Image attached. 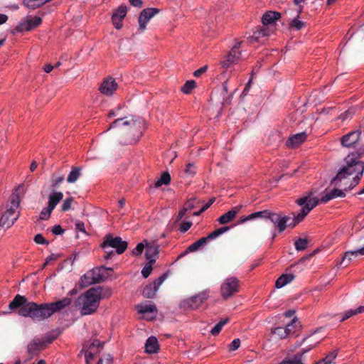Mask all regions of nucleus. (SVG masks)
<instances>
[{
    "instance_id": "f257e3e1",
    "label": "nucleus",
    "mask_w": 364,
    "mask_h": 364,
    "mask_svg": "<svg viewBox=\"0 0 364 364\" xmlns=\"http://www.w3.org/2000/svg\"><path fill=\"white\" fill-rule=\"evenodd\" d=\"M298 205L301 206V211L294 215L293 219L281 213L272 212L269 220L282 232L287 226L294 228L309 213L318 203V199L312 193H309L296 200Z\"/></svg>"
},
{
    "instance_id": "f03ea898",
    "label": "nucleus",
    "mask_w": 364,
    "mask_h": 364,
    "mask_svg": "<svg viewBox=\"0 0 364 364\" xmlns=\"http://www.w3.org/2000/svg\"><path fill=\"white\" fill-rule=\"evenodd\" d=\"M9 311L4 312V314H9L11 311L19 309L18 315L23 317H30L36 321H41L52 316V311L49 309L48 303L37 304L35 302H29L24 296L17 294L9 303Z\"/></svg>"
},
{
    "instance_id": "7ed1b4c3",
    "label": "nucleus",
    "mask_w": 364,
    "mask_h": 364,
    "mask_svg": "<svg viewBox=\"0 0 364 364\" xmlns=\"http://www.w3.org/2000/svg\"><path fill=\"white\" fill-rule=\"evenodd\" d=\"M104 296L102 287H91L77 296L75 301V306L82 316L93 314L97 311Z\"/></svg>"
},
{
    "instance_id": "20e7f679",
    "label": "nucleus",
    "mask_w": 364,
    "mask_h": 364,
    "mask_svg": "<svg viewBox=\"0 0 364 364\" xmlns=\"http://www.w3.org/2000/svg\"><path fill=\"white\" fill-rule=\"evenodd\" d=\"M120 109L121 107H118L116 109L111 110L109 112L108 117L109 118L114 117H119L110 124L107 130L121 126L128 127L129 132L132 134V136L128 139L129 143H136L142 135V131L145 127V122L140 117L131 116L129 119L128 117L119 116L118 112Z\"/></svg>"
},
{
    "instance_id": "39448f33",
    "label": "nucleus",
    "mask_w": 364,
    "mask_h": 364,
    "mask_svg": "<svg viewBox=\"0 0 364 364\" xmlns=\"http://www.w3.org/2000/svg\"><path fill=\"white\" fill-rule=\"evenodd\" d=\"M346 166L338 171L333 178L332 183L338 185L339 182L348 176L355 174V176L362 177L364 171V164L359 161L355 154H348L345 159Z\"/></svg>"
},
{
    "instance_id": "423d86ee",
    "label": "nucleus",
    "mask_w": 364,
    "mask_h": 364,
    "mask_svg": "<svg viewBox=\"0 0 364 364\" xmlns=\"http://www.w3.org/2000/svg\"><path fill=\"white\" fill-rule=\"evenodd\" d=\"M10 205L0 218V228H9L19 217L18 211L20 199L18 194H12L10 197Z\"/></svg>"
},
{
    "instance_id": "0eeeda50",
    "label": "nucleus",
    "mask_w": 364,
    "mask_h": 364,
    "mask_svg": "<svg viewBox=\"0 0 364 364\" xmlns=\"http://www.w3.org/2000/svg\"><path fill=\"white\" fill-rule=\"evenodd\" d=\"M128 244L126 241H123L120 237H112L108 235L105 237L102 247L105 250L106 255L105 258L109 259L113 253V251H108L107 248L112 247L116 249L117 254H122L127 248Z\"/></svg>"
},
{
    "instance_id": "6e6552de",
    "label": "nucleus",
    "mask_w": 364,
    "mask_h": 364,
    "mask_svg": "<svg viewBox=\"0 0 364 364\" xmlns=\"http://www.w3.org/2000/svg\"><path fill=\"white\" fill-rule=\"evenodd\" d=\"M230 228L228 226H223L218 229H216L215 230L208 235L206 237H201L200 239L198 240L197 241L190 245L184 254H186L188 252H193L198 250L200 248L203 247L205 245H206L209 241L216 239L218 237L228 232Z\"/></svg>"
},
{
    "instance_id": "1a4fd4ad",
    "label": "nucleus",
    "mask_w": 364,
    "mask_h": 364,
    "mask_svg": "<svg viewBox=\"0 0 364 364\" xmlns=\"http://www.w3.org/2000/svg\"><path fill=\"white\" fill-rule=\"evenodd\" d=\"M102 269H105V267L93 268L92 269L87 271L80 277V286L85 287L101 282L102 280V274L101 273Z\"/></svg>"
},
{
    "instance_id": "9d476101",
    "label": "nucleus",
    "mask_w": 364,
    "mask_h": 364,
    "mask_svg": "<svg viewBox=\"0 0 364 364\" xmlns=\"http://www.w3.org/2000/svg\"><path fill=\"white\" fill-rule=\"evenodd\" d=\"M239 284L236 277L227 278L221 284L220 292L222 296L227 299L238 291Z\"/></svg>"
},
{
    "instance_id": "9b49d317",
    "label": "nucleus",
    "mask_w": 364,
    "mask_h": 364,
    "mask_svg": "<svg viewBox=\"0 0 364 364\" xmlns=\"http://www.w3.org/2000/svg\"><path fill=\"white\" fill-rule=\"evenodd\" d=\"M361 135L360 129L351 131L341 138V144L343 147L355 149L358 146Z\"/></svg>"
},
{
    "instance_id": "f8f14e48",
    "label": "nucleus",
    "mask_w": 364,
    "mask_h": 364,
    "mask_svg": "<svg viewBox=\"0 0 364 364\" xmlns=\"http://www.w3.org/2000/svg\"><path fill=\"white\" fill-rule=\"evenodd\" d=\"M167 278V274L164 273L161 275L158 279L154 280L153 283H151L146 285L142 291V294L145 298L152 299L155 296L157 291L159 290L160 286L164 283V282Z\"/></svg>"
},
{
    "instance_id": "ddd939ff",
    "label": "nucleus",
    "mask_w": 364,
    "mask_h": 364,
    "mask_svg": "<svg viewBox=\"0 0 364 364\" xmlns=\"http://www.w3.org/2000/svg\"><path fill=\"white\" fill-rule=\"evenodd\" d=\"M159 12L156 8H148L142 10L139 16V29L144 31L146 28L147 23Z\"/></svg>"
},
{
    "instance_id": "4468645a",
    "label": "nucleus",
    "mask_w": 364,
    "mask_h": 364,
    "mask_svg": "<svg viewBox=\"0 0 364 364\" xmlns=\"http://www.w3.org/2000/svg\"><path fill=\"white\" fill-rule=\"evenodd\" d=\"M241 42L236 43L232 48L230 53L226 56V59L221 61V65L224 68H228L232 63H235L240 58L241 53L238 51Z\"/></svg>"
},
{
    "instance_id": "2eb2a0df",
    "label": "nucleus",
    "mask_w": 364,
    "mask_h": 364,
    "mask_svg": "<svg viewBox=\"0 0 364 364\" xmlns=\"http://www.w3.org/2000/svg\"><path fill=\"white\" fill-rule=\"evenodd\" d=\"M42 22L41 18L33 16L26 21L21 22L17 26V31L19 32L29 31L38 26Z\"/></svg>"
},
{
    "instance_id": "dca6fc26",
    "label": "nucleus",
    "mask_w": 364,
    "mask_h": 364,
    "mask_svg": "<svg viewBox=\"0 0 364 364\" xmlns=\"http://www.w3.org/2000/svg\"><path fill=\"white\" fill-rule=\"evenodd\" d=\"M208 297V291H203L186 301V304L192 309H198Z\"/></svg>"
},
{
    "instance_id": "f3484780",
    "label": "nucleus",
    "mask_w": 364,
    "mask_h": 364,
    "mask_svg": "<svg viewBox=\"0 0 364 364\" xmlns=\"http://www.w3.org/2000/svg\"><path fill=\"white\" fill-rule=\"evenodd\" d=\"M359 242L363 244L360 248L355 250L347 251L344 254L342 260V263L344 264V266H348L353 257L364 255V236L359 239Z\"/></svg>"
},
{
    "instance_id": "a211bd4d",
    "label": "nucleus",
    "mask_w": 364,
    "mask_h": 364,
    "mask_svg": "<svg viewBox=\"0 0 364 364\" xmlns=\"http://www.w3.org/2000/svg\"><path fill=\"white\" fill-rule=\"evenodd\" d=\"M139 314L143 315L146 319H151L155 317L157 309L153 304H141L137 306Z\"/></svg>"
},
{
    "instance_id": "6ab92c4d",
    "label": "nucleus",
    "mask_w": 364,
    "mask_h": 364,
    "mask_svg": "<svg viewBox=\"0 0 364 364\" xmlns=\"http://www.w3.org/2000/svg\"><path fill=\"white\" fill-rule=\"evenodd\" d=\"M46 346L41 339L38 337L34 338L27 346L28 353L31 356L37 355L41 350L44 349Z\"/></svg>"
},
{
    "instance_id": "aec40b11",
    "label": "nucleus",
    "mask_w": 364,
    "mask_h": 364,
    "mask_svg": "<svg viewBox=\"0 0 364 364\" xmlns=\"http://www.w3.org/2000/svg\"><path fill=\"white\" fill-rule=\"evenodd\" d=\"M117 85L114 79L109 77L103 81L100 87V90L103 95L111 96L117 90Z\"/></svg>"
},
{
    "instance_id": "412c9836",
    "label": "nucleus",
    "mask_w": 364,
    "mask_h": 364,
    "mask_svg": "<svg viewBox=\"0 0 364 364\" xmlns=\"http://www.w3.org/2000/svg\"><path fill=\"white\" fill-rule=\"evenodd\" d=\"M306 136L304 132L293 134L287 140L286 145L291 148L297 147L306 139Z\"/></svg>"
},
{
    "instance_id": "4be33fe9",
    "label": "nucleus",
    "mask_w": 364,
    "mask_h": 364,
    "mask_svg": "<svg viewBox=\"0 0 364 364\" xmlns=\"http://www.w3.org/2000/svg\"><path fill=\"white\" fill-rule=\"evenodd\" d=\"M318 341H315L306 349H303L301 353L294 355L292 358L282 360L279 364H304L302 363L303 355L314 348Z\"/></svg>"
},
{
    "instance_id": "5701e85b",
    "label": "nucleus",
    "mask_w": 364,
    "mask_h": 364,
    "mask_svg": "<svg viewBox=\"0 0 364 364\" xmlns=\"http://www.w3.org/2000/svg\"><path fill=\"white\" fill-rule=\"evenodd\" d=\"M72 302V299L69 297H65L61 300L53 303H48L52 315L57 311H60L65 307L68 306Z\"/></svg>"
},
{
    "instance_id": "b1692460",
    "label": "nucleus",
    "mask_w": 364,
    "mask_h": 364,
    "mask_svg": "<svg viewBox=\"0 0 364 364\" xmlns=\"http://www.w3.org/2000/svg\"><path fill=\"white\" fill-rule=\"evenodd\" d=\"M242 208V205H239L232 208L230 210L228 211L225 214L222 215L218 219V221L220 224L225 225L230 221H232L237 214L239 213L240 209Z\"/></svg>"
},
{
    "instance_id": "393cba45",
    "label": "nucleus",
    "mask_w": 364,
    "mask_h": 364,
    "mask_svg": "<svg viewBox=\"0 0 364 364\" xmlns=\"http://www.w3.org/2000/svg\"><path fill=\"white\" fill-rule=\"evenodd\" d=\"M280 17L281 14L279 12L269 11L263 15L262 23L264 26L273 25Z\"/></svg>"
},
{
    "instance_id": "a878e982",
    "label": "nucleus",
    "mask_w": 364,
    "mask_h": 364,
    "mask_svg": "<svg viewBox=\"0 0 364 364\" xmlns=\"http://www.w3.org/2000/svg\"><path fill=\"white\" fill-rule=\"evenodd\" d=\"M145 352L149 354L156 353L159 350L158 340L155 336H150L146 341Z\"/></svg>"
},
{
    "instance_id": "bb28decb",
    "label": "nucleus",
    "mask_w": 364,
    "mask_h": 364,
    "mask_svg": "<svg viewBox=\"0 0 364 364\" xmlns=\"http://www.w3.org/2000/svg\"><path fill=\"white\" fill-rule=\"evenodd\" d=\"M103 345L102 343H98L97 345L93 343L90 345L88 349L86 350L85 357L87 364H90V362L93 360L95 356V354L99 351L100 349H102Z\"/></svg>"
},
{
    "instance_id": "cd10ccee",
    "label": "nucleus",
    "mask_w": 364,
    "mask_h": 364,
    "mask_svg": "<svg viewBox=\"0 0 364 364\" xmlns=\"http://www.w3.org/2000/svg\"><path fill=\"white\" fill-rule=\"evenodd\" d=\"M271 211L268 210H262V211H258V212H255L247 216H245L243 218H242L240 221V223H244L247 221H249V220H254V219H256V218H264V219H268L269 220V218L270 216V214H271Z\"/></svg>"
},
{
    "instance_id": "c85d7f7f",
    "label": "nucleus",
    "mask_w": 364,
    "mask_h": 364,
    "mask_svg": "<svg viewBox=\"0 0 364 364\" xmlns=\"http://www.w3.org/2000/svg\"><path fill=\"white\" fill-rule=\"evenodd\" d=\"M346 196L345 192L343 190L333 188L329 192L326 193L323 196L321 197V201L322 203H326L331 199L336 198H343Z\"/></svg>"
},
{
    "instance_id": "c756f323",
    "label": "nucleus",
    "mask_w": 364,
    "mask_h": 364,
    "mask_svg": "<svg viewBox=\"0 0 364 364\" xmlns=\"http://www.w3.org/2000/svg\"><path fill=\"white\" fill-rule=\"evenodd\" d=\"M63 198V194L62 192L53 191L48 196V205L54 210Z\"/></svg>"
},
{
    "instance_id": "7c9ffc66",
    "label": "nucleus",
    "mask_w": 364,
    "mask_h": 364,
    "mask_svg": "<svg viewBox=\"0 0 364 364\" xmlns=\"http://www.w3.org/2000/svg\"><path fill=\"white\" fill-rule=\"evenodd\" d=\"M159 253V247L156 245H148L146 244V250L145 253L146 259L150 263H154L156 257Z\"/></svg>"
},
{
    "instance_id": "2f4dec72",
    "label": "nucleus",
    "mask_w": 364,
    "mask_h": 364,
    "mask_svg": "<svg viewBox=\"0 0 364 364\" xmlns=\"http://www.w3.org/2000/svg\"><path fill=\"white\" fill-rule=\"evenodd\" d=\"M294 279V275L291 273L283 274L277 279L275 287L277 289H281L290 283Z\"/></svg>"
},
{
    "instance_id": "473e14b6",
    "label": "nucleus",
    "mask_w": 364,
    "mask_h": 364,
    "mask_svg": "<svg viewBox=\"0 0 364 364\" xmlns=\"http://www.w3.org/2000/svg\"><path fill=\"white\" fill-rule=\"evenodd\" d=\"M82 174V168L78 166L72 167L71 171L67 177L69 183H75Z\"/></svg>"
},
{
    "instance_id": "72a5a7b5",
    "label": "nucleus",
    "mask_w": 364,
    "mask_h": 364,
    "mask_svg": "<svg viewBox=\"0 0 364 364\" xmlns=\"http://www.w3.org/2000/svg\"><path fill=\"white\" fill-rule=\"evenodd\" d=\"M299 323L298 319L296 318H294L289 323L284 326L288 337H290L296 334V331L300 328Z\"/></svg>"
},
{
    "instance_id": "f704fd0d",
    "label": "nucleus",
    "mask_w": 364,
    "mask_h": 364,
    "mask_svg": "<svg viewBox=\"0 0 364 364\" xmlns=\"http://www.w3.org/2000/svg\"><path fill=\"white\" fill-rule=\"evenodd\" d=\"M363 312L364 306H360L355 309H348L342 314L341 317L340 318V321H344L355 314H361Z\"/></svg>"
},
{
    "instance_id": "c9c22d12",
    "label": "nucleus",
    "mask_w": 364,
    "mask_h": 364,
    "mask_svg": "<svg viewBox=\"0 0 364 364\" xmlns=\"http://www.w3.org/2000/svg\"><path fill=\"white\" fill-rule=\"evenodd\" d=\"M269 35L268 29L264 28H259L254 31L253 34L248 38L250 43L257 41L260 38Z\"/></svg>"
},
{
    "instance_id": "e433bc0d",
    "label": "nucleus",
    "mask_w": 364,
    "mask_h": 364,
    "mask_svg": "<svg viewBox=\"0 0 364 364\" xmlns=\"http://www.w3.org/2000/svg\"><path fill=\"white\" fill-rule=\"evenodd\" d=\"M337 355V350H333L330 352L325 358L318 360L315 364H335L334 360L336 358Z\"/></svg>"
},
{
    "instance_id": "4c0bfd02",
    "label": "nucleus",
    "mask_w": 364,
    "mask_h": 364,
    "mask_svg": "<svg viewBox=\"0 0 364 364\" xmlns=\"http://www.w3.org/2000/svg\"><path fill=\"white\" fill-rule=\"evenodd\" d=\"M171 181V176L168 173H163L160 178L155 182V188H159L162 185H168Z\"/></svg>"
},
{
    "instance_id": "58836bf2",
    "label": "nucleus",
    "mask_w": 364,
    "mask_h": 364,
    "mask_svg": "<svg viewBox=\"0 0 364 364\" xmlns=\"http://www.w3.org/2000/svg\"><path fill=\"white\" fill-rule=\"evenodd\" d=\"M272 333L275 338L283 339L288 338L284 326L276 327L272 330Z\"/></svg>"
},
{
    "instance_id": "ea45409f",
    "label": "nucleus",
    "mask_w": 364,
    "mask_h": 364,
    "mask_svg": "<svg viewBox=\"0 0 364 364\" xmlns=\"http://www.w3.org/2000/svg\"><path fill=\"white\" fill-rule=\"evenodd\" d=\"M289 26L292 29L299 31L305 26V22L301 21L298 15L291 21Z\"/></svg>"
},
{
    "instance_id": "a19ab883",
    "label": "nucleus",
    "mask_w": 364,
    "mask_h": 364,
    "mask_svg": "<svg viewBox=\"0 0 364 364\" xmlns=\"http://www.w3.org/2000/svg\"><path fill=\"white\" fill-rule=\"evenodd\" d=\"M229 319L228 318L221 320L218 323H216L213 328L210 330V333L213 336H216L219 334L223 327L228 322Z\"/></svg>"
},
{
    "instance_id": "79ce46f5",
    "label": "nucleus",
    "mask_w": 364,
    "mask_h": 364,
    "mask_svg": "<svg viewBox=\"0 0 364 364\" xmlns=\"http://www.w3.org/2000/svg\"><path fill=\"white\" fill-rule=\"evenodd\" d=\"M308 241L305 238H299L294 242L297 251H303L307 247Z\"/></svg>"
},
{
    "instance_id": "37998d69",
    "label": "nucleus",
    "mask_w": 364,
    "mask_h": 364,
    "mask_svg": "<svg viewBox=\"0 0 364 364\" xmlns=\"http://www.w3.org/2000/svg\"><path fill=\"white\" fill-rule=\"evenodd\" d=\"M127 6L122 5L114 12L112 16L123 19L127 15Z\"/></svg>"
},
{
    "instance_id": "c03bdc74",
    "label": "nucleus",
    "mask_w": 364,
    "mask_h": 364,
    "mask_svg": "<svg viewBox=\"0 0 364 364\" xmlns=\"http://www.w3.org/2000/svg\"><path fill=\"white\" fill-rule=\"evenodd\" d=\"M196 87V82L194 80H188L182 87L181 90L185 94H188Z\"/></svg>"
},
{
    "instance_id": "a18cd8bd",
    "label": "nucleus",
    "mask_w": 364,
    "mask_h": 364,
    "mask_svg": "<svg viewBox=\"0 0 364 364\" xmlns=\"http://www.w3.org/2000/svg\"><path fill=\"white\" fill-rule=\"evenodd\" d=\"M53 210V209L50 208V207L48 205L43 208L40 213V219L43 220H48L50 218Z\"/></svg>"
},
{
    "instance_id": "49530a36",
    "label": "nucleus",
    "mask_w": 364,
    "mask_h": 364,
    "mask_svg": "<svg viewBox=\"0 0 364 364\" xmlns=\"http://www.w3.org/2000/svg\"><path fill=\"white\" fill-rule=\"evenodd\" d=\"M40 338L43 341L44 345L46 346L48 344L51 343L56 338V335H53L52 333H48Z\"/></svg>"
},
{
    "instance_id": "de8ad7c7",
    "label": "nucleus",
    "mask_w": 364,
    "mask_h": 364,
    "mask_svg": "<svg viewBox=\"0 0 364 364\" xmlns=\"http://www.w3.org/2000/svg\"><path fill=\"white\" fill-rule=\"evenodd\" d=\"M73 202V197H69V198H66L62 204V206H61L62 211L65 212V211H68V210H70Z\"/></svg>"
},
{
    "instance_id": "09e8293b",
    "label": "nucleus",
    "mask_w": 364,
    "mask_h": 364,
    "mask_svg": "<svg viewBox=\"0 0 364 364\" xmlns=\"http://www.w3.org/2000/svg\"><path fill=\"white\" fill-rule=\"evenodd\" d=\"M153 264L154 263L149 262L143 267V269L141 270V274L144 278H147L150 275V274L152 271Z\"/></svg>"
},
{
    "instance_id": "8fccbe9b",
    "label": "nucleus",
    "mask_w": 364,
    "mask_h": 364,
    "mask_svg": "<svg viewBox=\"0 0 364 364\" xmlns=\"http://www.w3.org/2000/svg\"><path fill=\"white\" fill-rule=\"evenodd\" d=\"M97 364H112V357L109 354L102 356Z\"/></svg>"
},
{
    "instance_id": "3c124183",
    "label": "nucleus",
    "mask_w": 364,
    "mask_h": 364,
    "mask_svg": "<svg viewBox=\"0 0 364 364\" xmlns=\"http://www.w3.org/2000/svg\"><path fill=\"white\" fill-rule=\"evenodd\" d=\"M191 225H192V222L184 221L181 224L179 230L181 232L184 233L191 228Z\"/></svg>"
},
{
    "instance_id": "603ef678",
    "label": "nucleus",
    "mask_w": 364,
    "mask_h": 364,
    "mask_svg": "<svg viewBox=\"0 0 364 364\" xmlns=\"http://www.w3.org/2000/svg\"><path fill=\"white\" fill-rule=\"evenodd\" d=\"M185 173L189 176H193L196 173V167L193 164L189 163L187 164L185 169Z\"/></svg>"
},
{
    "instance_id": "864d4df0",
    "label": "nucleus",
    "mask_w": 364,
    "mask_h": 364,
    "mask_svg": "<svg viewBox=\"0 0 364 364\" xmlns=\"http://www.w3.org/2000/svg\"><path fill=\"white\" fill-rule=\"evenodd\" d=\"M144 249V245L143 242L139 243L136 247L133 250L132 253L135 255H141Z\"/></svg>"
},
{
    "instance_id": "5fc2aeb1",
    "label": "nucleus",
    "mask_w": 364,
    "mask_h": 364,
    "mask_svg": "<svg viewBox=\"0 0 364 364\" xmlns=\"http://www.w3.org/2000/svg\"><path fill=\"white\" fill-rule=\"evenodd\" d=\"M240 346V341L239 338L234 339L229 346V350L233 351L237 350Z\"/></svg>"
},
{
    "instance_id": "6e6d98bb",
    "label": "nucleus",
    "mask_w": 364,
    "mask_h": 364,
    "mask_svg": "<svg viewBox=\"0 0 364 364\" xmlns=\"http://www.w3.org/2000/svg\"><path fill=\"white\" fill-rule=\"evenodd\" d=\"M360 178H361V177H359V176H354L353 180L350 182V184L348 186V188H346L344 189V191H348V190H351L352 188H353L356 185L358 184Z\"/></svg>"
},
{
    "instance_id": "4d7b16f0",
    "label": "nucleus",
    "mask_w": 364,
    "mask_h": 364,
    "mask_svg": "<svg viewBox=\"0 0 364 364\" xmlns=\"http://www.w3.org/2000/svg\"><path fill=\"white\" fill-rule=\"evenodd\" d=\"M112 21L115 28L120 29L122 27V19L112 16Z\"/></svg>"
},
{
    "instance_id": "13d9d810",
    "label": "nucleus",
    "mask_w": 364,
    "mask_h": 364,
    "mask_svg": "<svg viewBox=\"0 0 364 364\" xmlns=\"http://www.w3.org/2000/svg\"><path fill=\"white\" fill-rule=\"evenodd\" d=\"M34 241L37 244H40V245L48 244V242L46 241V240L44 238V237L41 234H37L34 237Z\"/></svg>"
},
{
    "instance_id": "bf43d9fd",
    "label": "nucleus",
    "mask_w": 364,
    "mask_h": 364,
    "mask_svg": "<svg viewBox=\"0 0 364 364\" xmlns=\"http://www.w3.org/2000/svg\"><path fill=\"white\" fill-rule=\"evenodd\" d=\"M52 232L54 235H60L64 232V230L60 225H55L52 228Z\"/></svg>"
},
{
    "instance_id": "052dcab7",
    "label": "nucleus",
    "mask_w": 364,
    "mask_h": 364,
    "mask_svg": "<svg viewBox=\"0 0 364 364\" xmlns=\"http://www.w3.org/2000/svg\"><path fill=\"white\" fill-rule=\"evenodd\" d=\"M187 211H188V208H183L181 210H180L179 212L178 213V215H176V222L180 221L183 218V216L186 215Z\"/></svg>"
},
{
    "instance_id": "680f3d73",
    "label": "nucleus",
    "mask_w": 364,
    "mask_h": 364,
    "mask_svg": "<svg viewBox=\"0 0 364 364\" xmlns=\"http://www.w3.org/2000/svg\"><path fill=\"white\" fill-rule=\"evenodd\" d=\"M207 70V66H203L198 70H196L193 75L195 77H200L203 73H204Z\"/></svg>"
},
{
    "instance_id": "e2e57ef3",
    "label": "nucleus",
    "mask_w": 364,
    "mask_h": 364,
    "mask_svg": "<svg viewBox=\"0 0 364 364\" xmlns=\"http://www.w3.org/2000/svg\"><path fill=\"white\" fill-rule=\"evenodd\" d=\"M75 228H76L78 231H80V232H85V225H84V223H82V222L77 221V222L75 223Z\"/></svg>"
},
{
    "instance_id": "0e129e2a",
    "label": "nucleus",
    "mask_w": 364,
    "mask_h": 364,
    "mask_svg": "<svg viewBox=\"0 0 364 364\" xmlns=\"http://www.w3.org/2000/svg\"><path fill=\"white\" fill-rule=\"evenodd\" d=\"M64 180V177L63 176H59L58 178H53L52 180V186H57L58 185H59L60 183H61Z\"/></svg>"
},
{
    "instance_id": "69168bd1",
    "label": "nucleus",
    "mask_w": 364,
    "mask_h": 364,
    "mask_svg": "<svg viewBox=\"0 0 364 364\" xmlns=\"http://www.w3.org/2000/svg\"><path fill=\"white\" fill-rule=\"evenodd\" d=\"M57 258H58V255H53V254H52V255H49V256L46 258V262H45L44 265H47V264H49L51 261L57 259Z\"/></svg>"
},
{
    "instance_id": "338daca9",
    "label": "nucleus",
    "mask_w": 364,
    "mask_h": 364,
    "mask_svg": "<svg viewBox=\"0 0 364 364\" xmlns=\"http://www.w3.org/2000/svg\"><path fill=\"white\" fill-rule=\"evenodd\" d=\"M130 4L136 7H140L142 5L141 0H129Z\"/></svg>"
},
{
    "instance_id": "774afa93",
    "label": "nucleus",
    "mask_w": 364,
    "mask_h": 364,
    "mask_svg": "<svg viewBox=\"0 0 364 364\" xmlns=\"http://www.w3.org/2000/svg\"><path fill=\"white\" fill-rule=\"evenodd\" d=\"M8 16L4 14H0V26L5 23L8 20Z\"/></svg>"
}]
</instances>
